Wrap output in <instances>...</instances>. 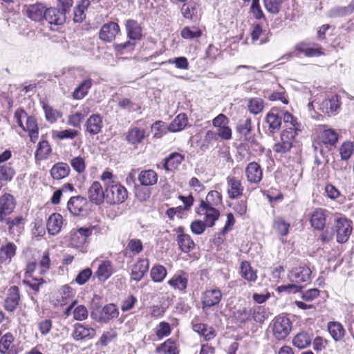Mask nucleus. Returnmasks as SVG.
<instances>
[{
    "label": "nucleus",
    "instance_id": "f257e3e1",
    "mask_svg": "<svg viewBox=\"0 0 354 354\" xmlns=\"http://www.w3.org/2000/svg\"><path fill=\"white\" fill-rule=\"evenodd\" d=\"M15 120L24 131H27L32 142L38 138L39 128L36 119L32 116H28L22 109H18L15 113Z\"/></svg>",
    "mask_w": 354,
    "mask_h": 354
},
{
    "label": "nucleus",
    "instance_id": "f03ea898",
    "mask_svg": "<svg viewBox=\"0 0 354 354\" xmlns=\"http://www.w3.org/2000/svg\"><path fill=\"white\" fill-rule=\"evenodd\" d=\"M322 141H315L313 147L315 153L326 154L331 149L338 140L337 133L331 129H325L321 133Z\"/></svg>",
    "mask_w": 354,
    "mask_h": 354
},
{
    "label": "nucleus",
    "instance_id": "7ed1b4c3",
    "mask_svg": "<svg viewBox=\"0 0 354 354\" xmlns=\"http://www.w3.org/2000/svg\"><path fill=\"white\" fill-rule=\"evenodd\" d=\"M128 197L127 189L119 183L107 184L105 187V201L110 205L120 204Z\"/></svg>",
    "mask_w": 354,
    "mask_h": 354
},
{
    "label": "nucleus",
    "instance_id": "20e7f679",
    "mask_svg": "<svg viewBox=\"0 0 354 354\" xmlns=\"http://www.w3.org/2000/svg\"><path fill=\"white\" fill-rule=\"evenodd\" d=\"M292 330V323L285 316L276 317L273 323V335L279 341L284 340Z\"/></svg>",
    "mask_w": 354,
    "mask_h": 354
},
{
    "label": "nucleus",
    "instance_id": "39448f33",
    "mask_svg": "<svg viewBox=\"0 0 354 354\" xmlns=\"http://www.w3.org/2000/svg\"><path fill=\"white\" fill-rule=\"evenodd\" d=\"M223 297L219 288H210L205 290L201 295V301L203 311L218 306Z\"/></svg>",
    "mask_w": 354,
    "mask_h": 354
},
{
    "label": "nucleus",
    "instance_id": "423d86ee",
    "mask_svg": "<svg viewBox=\"0 0 354 354\" xmlns=\"http://www.w3.org/2000/svg\"><path fill=\"white\" fill-rule=\"evenodd\" d=\"M92 234L90 227H80L73 230L70 234V245L75 248H83L87 243V239Z\"/></svg>",
    "mask_w": 354,
    "mask_h": 354
},
{
    "label": "nucleus",
    "instance_id": "0eeeda50",
    "mask_svg": "<svg viewBox=\"0 0 354 354\" xmlns=\"http://www.w3.org/2000/svg\"><path fill=\"white\" fill-rule=\"evenodd\" d=\"M214 206L201 201L200 207L196 211L198 214L205 216V223L208 227H212L220 216V212Z\"/></svg>",
    "mask_w": 354,
    "mask_h": 354
},
{
    "label": "nucleus",
    "instance_id": "6e6552de",
    "mask_svg": "<svg viewBox=\"0 0 354 354\" xmlns=\"http://www.w3.org/2000/svg\"><path fill=\"white\" fill-rule=\"evenodd\" d=\"M312 271L306 265H300L299 267L291 270L288 274V279L295 283L308 282L310 280Z\"/></svg>",
    "mask_w": 354,
    "mask_h": 354
},
{
    "label": "nucleus",
    "instance_id": "1a4fd4ad",
    "mask_svg": "<svg viewBox=\"0 0 354 354\" xmlns=\"http://www.w3.org/2000/svg\"><path fill=\"white\" fill-rule=\"evenodd\" d=\"M335 228L337 242L345 243L347 241L352 232L351 222L345 218H337Z\"/></svg>",
    "mask_w": 354,
    "mask_h": 354
},
{
    "label": "nucleus",
    "instance_id": "9d476101",
    "mask_svg": "<svg viewBox=\"0 0 354 354\" xmlns=\"http://www.w3.org/2000/svg\"><path fill=\"white\" fill-rule=\"evenodd\" d=\"M88 201L86 198L77 196L71 197L67 203L69 212L75 216L82 215L86 212Z\"/></svg>",
    "mask_w": 354,
    "mask_h": 354
},
{
    "label": "nucleus",
    "instance_id": "9b49d317",
    "mask_svg": "<svg viewBox=\"0 0 354 354\" xmlns=\"http://www.w3.org/2000/svg\"><path fill=\"white\" fill-rule=\"evenodd\" d=\"M236 145V148L240 154L245 152L249 155H253L254 153L258 152L263 153V149L261 148V146L255 141L254 138L252 136L245 138L243 142Z\"/></svg>",
    "mask_w": 354,
    "mask_h": 354
},
{
    "label": "nucleus",
    "instance_id": "f8f14e48",
    "mask_svg": "<svg viewBox=\"0 0 354 354\" xmlns=\"http://www.w3.org/2000/svg\"><path fill=\"white\" fill-rule=\"evenodd\" d=\"M120 32L119 25L116 22L110 21L104 24L99 32L100 39L106 42L113 41Z\"/></svg>",
    "mask_w": 354,
    "mask_h": 354
},
{
    "label": "nucleus",
    "instance_id": "ddd939ff",
    "mask_svg": "<svg viewBox=\"0 0 354 354\" xmlns=\"http://www.w3.org/2000/svg\"><path fill=\"white\" fill-rule=\"evenodd\" d=\"M95 335V330L94 328L84 326L82 324H75L73 326V331L72 337L75 340H86L91 339Z\"/></svg>",
    "mask_w": 354,
    "mask_h": 354
},
{
    "label": "nucleus",
    "instance_id": "4468645a",
    "mask_svg": "<svg viewBox=\"0 0 354 354\" xmlns=\"http://www.w3.org/2000/svg\"><path fill=\"white\" fill-rule=\"evenodd\" d=\"M98 263L97 270L95 272L96 277L100 281H106L114 272L113 263L109 260L96 259L94 263Z\"/></svg>",
    "mask_w": 354,
    "mask_h": 354
},
{
    "label": "nucleus",
    "instance_id": "2eb2a0df",
    "mask_svg": "<svg viewBox=\"0 0 354 354\" xmlns=\"http://www.w3.org/2000/svg\"><path fill=\"white\" fill-rule=\"evenodd\" d=\"M88 198L95 205H100L105 201V189L103 190L98 181H94L88 188Z\"/></svg>",
    "mask_w": 354,
    "mask_h": 354
},
{
    "label": "nucleus",
    "instance_id": "dca6fc26",
    "mask_svg": "<svg viewBox=\"0 0 354 354\" xmlns=\"http://www.w3.org/2000/svg\"><path fill=\"white\" fill-rule=\"evenodd\" d=\"M16 205L15 198L10 194H4L0 198V220L10 214Z\"/></svg>",
    "mask_w": 354,
    "mask_h": 354
},
{
    "label": "nucleus",
    "instance_id": "f3484780",
    "mask_svg": "<svg viewBox=\"0 0 354 354\" xmlns=\"http://www.w3.org/2000/svg\"><path fill=\"white\" fill-rule=\"evenodd\" d=\"M86 132L91 135H97L102 131L103 127L102 117L98 114L91 115L86 120Z\"/></svg>",
    "mask_w": 354,
    "mask_h": 354
},
{
    "label": "nucleus",
    "instance_id": "a211bd4d",
    "mask_svg": "<svg viewBox=\"0 0 354 354\" xmlns=\"http://www.w3.org/2000/svg\"><path fill=\"white\" fill-rule=\"evenodd\" d=\"M19 290L16 286H11L8 290L7 297L4 301V307L6 310L12 312L14 311L19 302Z\"/></svg>",
    "mask_w": 354,
    "mask_h": 354
},
{
    "label": "nucleus",
    "instance_id": "6ab92c4d",
    "mask_svg": "<svg viewBox=\"0 0 354 354\" xmlns=\"http://www.w3.org/2000/svg\"><path fill=\"white\" fill-rule=\"evenodd\" d=\"M64 219L59 213H53L49 216L46 221V228L48 234L55 236L59 234L63 226Z\"/></svg>",
    "mask_w": 354,
    "mask_h": 354
},
{
    "label": "nucleus",
    "instance_id": "aec40b11",
    "mask_svg": "<svg viewBox=\"0 0 354 354\" xmlns=\"http://www.w3.org/2000/svg\"><path fill=\"white\" fill-rule=\"evenodd\" d=\"M149 261L147 259H139L133 266L131 278L136 281H140L149 270Z\"/></svg>",
    "mask_w": 354,
    "mask_h": 354
},
{
    "label": "nucleus",
    "instance_id": "412c9836",
    "mask_svg": "<svg viewBox=\"0 0 354 354\" xmlns=\"http://www.w3.org/2000/svg\"><path fill=\"white\" fill-rule=\"evenodd\" d=\"M46 9L43 3L31 4L26 8V15L31 20L40 21L45 18Z\"/></svg>",
    "mask_w": 354,
    "mask_h": 354
},
{
    "label": "nucleus",
    "instance_id": "4be33fe9",
    "mask_svg": "<svg viewBox=\"0 0 354 354\" xmlns=\"http://www.w3.org/2000/svg\"><path fill=\"white\" fill-rule=\"evenodd\" d=\"M227 194L230 198H236L242 195L243 187L241 181L234 176L227 178Z\"/></svg>",
    "mask_w": 354,
    "mask_h": 354
},
{
    "label": "nucleus",
    "instance_id": "5701e85b",
    "mask_svg": "<svg viewBox=\"0 0 354 354\" xmlns=\"http://www.w3.org/2000/svg\"><path fill=\"white\" fill-rule=\"evenodd\" d=\"M282 110L272 109L266 115V121L272 131L279 130L281 125Z\"/></svg>",
    "mask_w": 354,
    "mask_h": 354
},
{
    "label": "nucleus",
    "instance_id": "b1692460",
    "mask_svg": "<svg viewBox=\"0 0 354 354\" xmlns=\"http://www.w3.org/2000/svg\"><path fill=\"white\" fill-rule=\"evenodd\" d=\"M13 335L8 333L0 339V353L2 354H17L18 351L13 344Z\"/></svg>",
    "mask_w": 354,
    "mask_h": 354
},
{
    "label": "nucleus",
    "instance_id": "393cba45",
    "mask_svg": "<svg viewBox=\"0 0 354 354\" xmlns=\"http://www.w3.org/2000/svg\"><path fill=\"white\" fill-rule=\"evenodd\" d=\"M17 246L11 242H8L0 247V263L9 264L16 254Z\"/></svg>",
    "mask_w": 354,
    "mask_h": 354
},
{
    "label": "nucleus",
    "instance_id": "a878e982",
    "mask_svg": "<svg viewBox=\"0 0 354 354\" xmlns=\"http://www.w3.org/2000/svg\"><path fill=\"white\" fill-rule=\"evenodd\" d=\"M50 24L62 25L66 21V16L63 12L55 8H50L46 9L45 18Z\"/></svg>",
    "mask_w": 354,
    "mask_h": 354
},
{
    "label": "nucleus",
    "instance_id": "bb28decb",
    "mask_svg": "<svg viewBox=\"0 0 354 354\" xmlns=\"http://www.w3.org/2000/svg\"><path fill=\"white\" fill-rule=\"evenodd\" d=\"M248 180L252 183H258L262 178V171L256 162L250 163L245 169Z\"/></svg>",
    "mask_w": 354,
    "mask_h": 354
},
{
    "label": "nucleus",
    "instance_id": "cd10ccee",
    "mask_svg": "<svg viewBox=\"0 0 354 354\" xmlns=\"http://www.w3.org/2000/svg\"><path fill=\"white\" fill-rule=\"evenodd\" d=\"M146 137V132L144 129L134 127L131 128L126 136L127 140L133 145L141 143Z\"/></svg>",
    "mask_w": 354,
    "mask_h": 354
},
{
    "label": "nucleus",
    "instance_id": "c85d7f7f",
    "mask_svg": "<svg viewBox=\"0 0 354 354\" xmlns=\"http://www.w3.org/2000/svg\"><path fill=\"white\" fill-rule=\"evenodd\" d=\"M89 108L83 106L80 110L72 113L68 118V124L73 127H80L81 122L84 118L88 114Z\"/></svg>",
    "mask_w": 354,
    "mask_h": 354
},
{
    "label": "nucleus",
    "instance_id": "c756f323",
    "mask_svg": "<svg viewBox=\"0 0 354 354\" xmlns=\"http://www.w3.org/2000/svg\"><path fill=\"white\" fill-rule=\"evenodd\" d=\"M339 107V102L337 95H333L330 98L322 101L320 109L326 114L335 113Z\"/></svg>",
    "mask_w": 354,
    "mask_h": 354
},
{
    "label": "nucleus",
    "instance_id": "7c9ffc66",
    "mask_svg": "<svg viewBox=\"0 0 354 354\" xmlns=\"http://www.w3.org/2000/svg\"><path fill=\"white\" fill-rule=\"evenodd\" d=\"M138 180L143 186H152L158 181V175L152 169L142 171L138 176Z\"/></svg>",
    "mask_w": 354,
    "mask_h": 354
},
{
    "label": "nucleus",
    "instance_id": "2f4dec72",
    "mask_svg": "<svg viewBox=\"0 0 354 354\" xmlns=\"http://www.w3.org/2000/svg\"><path fill=\"white\" fill-rule=\"evenodd\" d=\"M126 29L130 40L136 41L140 39L142 29L136 21L132 19L128 20L126 23Z\"/></svg>",
    "mask_w": 354,
    "mask_h": 354
},
{
    "label": "nucleus",
    "instance_id": "473e14b6",
    "mask_svg": "<svg viewBox=\"0 0 354 354\" xmlns=\"http://www.w3.org/2000/svg\"><path fill=\"white\" fill-rule=\"evenodd\" d=\"M326 215L323 209H316L310 217L311 225L317 230H322L325 226Z\"/></svg>",
    "mask_w": 354,
    "mask_h": 354
},
{
    "label": "nucleus",
    "instance_id": "72a5a7b5",
    "mask_svg": "<svg viewBox=\"0 0 354 354\" xmlns=\"http://www.w3.org/2000/svg\"><path fill=\"white\" fill-rule=\"evenodd\" d=\"M176 241L179 249L185 253L191 251L195 245L191 236L187 234H180L177 235Z\"/></svg>",
    "mask_w": 354,
    "mask_h": 354
},
{
    "label": "nucleus",
    "instance_id": "f704fd0d",
    "mask_svg": "<svg viewBox=\"0 0 354 354\" xmlns=\"http://www.w3.org/2000/svg\"><path fill=\"white\" fill-rule=\"evenodd\" d=\"M295 50L303 53L306 57H318L324 54L320 47H308L304 42H300L296 44Z\"/></svg>",
    "mask_w": 354,
    "mask_h": 354
},
{
    "label": "nucleus",
    "instance_id": "c9c22d12",
    "mask_svg": "<svg viewBox=\"0 0 354 354\" xmlns=\"http://www.w3.org/2000/svg\"><path fill=\"white\" fill-rule=\"evenodd\" d=\"M160 354H179L177 344L172 339H168L156 349Z\"/></svg>",
    "mask_w": 354,
    "mask_h": 354
},
{
    "label": "nucleus",
    "instance_id": "e433bc0d",
    "mask_svg": "<svg viewBox=\"0 0 354 354\" xmlns=\"http://www.w3.org/2000/svg\"><path fill=\"white\" fill-rule=\"evenodd\" d=\"M93 80L91 78L84 80L74 91L73 97L75 100H81L84 97L91 88Z\"/></svg>",
    "mask_w": 354,
    "mask_h": 354
},
{
    "label": "nucleus",
    "instance_id": "4c0bfd02",
    "mask_svg": "<svg viewBox=\"0 0 354 354\" xmlns=\"http://www.w3.org/2000/svg\"><path fill=\"white\" fill-rule=\"evenodd\" d=\"M70 171L68 165L66 163H58L54 165L51 170L50 174L52 177L56 180H60L66 177Z\"/></svg>",
    "mask_w": 354,
    "mask_h": 354
},
{
    "label": "nucleus",
    "instance_id": "58836bf2",
    "mask_svg": "<svg viewBox=\"0 0 354 354\" xmlns=\"http://www.w3.org/2000/svg\"><path fill=\"white\" fill-rule=\"evenodd\" d=\"M354 11V1L346 7H334L331 8L327 15L329 17H340L351 14Z\"/></svg>",
    "mask_w": 354,
    "mask_h": 354
},
{
    "label": "nucleus",
    "instance_id": "ea45409f",
    "mask_svg": "<svg viewBox=\"0 0 354 354\" xmlns=\"http://www.w3.org/2000/svg\"><path fill=\"white\" fill-rule=\"evenodd\" d=\"M241 277L250 282L257 280V275L248 261H242L240 266Z\"/></svg>",
    "mask_w": 354,
    "mask_h": 354
},
{
    "label": "nucleus",
    "instance_id": "a19ab883",
    "mask_svg": "<svg viewBox=\"0 0 354 354\" xmlns=\"http://www.w3.org/2000/svg\"><path fill=\"white\" fill-rule=\"evenodd\" d=\"M187 124V118L185 113L178 114L168 126V129L171 132L183 130Z\"/></svg>",
    "mask_w": 354,
    "mask_h": 354
},
{
    "label": "nucleus",
    "instance_id": "79ce46f5",
    "mask_svg": "<svg viewBox=\"0 0 354 354\" xmlns=\"http://www.w3.org/2000/svg\"><path fill=\"white\" fill-rule=\"evenodd\" d=\"M188 279L185 274H175L169 280L168 283L174 289H178L183 291L186 289L187 286Z\"/></svg>",
    "mask_w": 354,
    "mask_h": 354
},
{
    "label": "nucleus",
    "instance_id": "37998d69",
    "mask_svg": "<svg viewBox=\"0 0 354 354\" xmlns=\"http://www.w3.org/2000/svg\"><path fill=\"white\" fill-rule=\"evenodd\" d=\"M292 343L296 347L303 349L310 344L311 338L306 333H299L295 336L292 339Z\"/></svg>",
    "mask_w": 354,
    "mask_h": 354
},
{
    "label": "nucleus",
    "instance_id": "c03bdc74",
    "mask_svg": "<svg viewBox=\"0 0 354 354\" xmlns=\"http://www.w3.org/2000/svg\"><path fill=\"white\" fill-rule=\"evenodd\" d=\"M251 319L257 323H262L268 318L266 309L261 306H254L250 308Z\"/></svg>",
    "mask_w": 354,
    "mask_h": 354
},
{
    "label": "nucleus",
    "instance_id": "a18cd8bd",
    "mask_svg": "<svg viewBox=\"0 0 354 354\" xmlns=\"http://www.w3.org/2000/svg\"><path fill=\"white\" fill-rule=\"evenodd\" d=\"M328 330L334 340L341 339L344 335L342 326L337 322H330L328 325Z\"/></svg>",
    "mask_w": 354,
    "mask_h": 354
},
{
    "label": "nucleus",
    "instance_id": "49530a36",
    "mask_svg": "<svg viewBox=\"0 0 354 354\" xmlns=\"http://www.w3.org/2000/svg\"><path fill=\"white\" fill-rule=\"evenodd\" d=\"M151 131L153 138H160L169 129L165 122L158 120L151 125Z\"/></svg>",
    "mask_w": 354,
    "mask_h": 354
},
{
    "label": "nucleus",
    "instance_id": "de8ad7c7",
    "mask_svg": "<svg viewBox=\"0 0 354 354\" xmlns=\"http://www.w3.org/2000/svg\"><path fill=\"white\" fill-rule=\"evenodd\" d=\"M150 274L154 282H161L167 276V270L163 266L156 265L152 267Z\"/></svg>",
    "mask_w": 354,
    "mask_h": 354
},
{
    "label": "nucleus",
    "instance_id": "09e8293b",
    "mask_svg": "<svg viewBox=\"0 0 354 354\" xmlns=\"http://www.w3.org/2000/svg\"><path fill=\"white\" fill-rule=\"evenodd\" d=\"M263 107L264 104L262 99L254 97L248 100V109L251 113L257 115L263 111Z\"/></svg>",
    "mask_w": 354,
    "mask_h": 354
},
{
    "label": "nucleus",
    "instance_id": "8fccbe9b",
    "mask_svg": "<svg viewBox=\"0 0 354 354\" xmlns=\"http://www.w3.org/2000/svg\"><path fill=\"white\" fill-rule=\"evenodd\" d=\"M43 109L45 113V118L46 120L50 123H53L57 121V120L61 118V113L57 109H53L52 106L48 104H44Z\"/></svg>",
    "mask_w": 354,
    "mask_h": 354
},
{
    "label": "nucleus",
    "instance_id": "3c124183",
    "mask_svg": "<svg viewBox=\"0 0 354 354\" xmlns=\"http://www.w3.org/2000/svg\"><path fill=\"white\" fill-rule=\"evenodd\" d=\"M301 131V129H296L295 127H286L281 135V141H286L292 145V140Z\"/></svg>",
    "mask_w": 354,
    "mask_h": 354
},
{
    "label": "nucleus",
    "instance_id": "603ef678",
    "mask_svg": "<svg viewBox=\"0 0 354 354\" xmlns=\"http://www.w3.org/2000/svg\"><path fill=\"white\" fill-rule=\"evenodd\" d=\"M201 29L196 26L185 27L181 31V36L184 39H192L201 36Z\"/></svg>",
    "mask_w": 354,
    "mask_h": 354
},
{
    "label": "nucleus",
    "instance_id": "864d4df0",
    "mask_svg": "<svg viewBox=\"0 0 354 354\" xmlns=\"http://www.w3.org/2000/svg\"><path fill=\"white\" fill-rule=\"evenodd\" d=\"M234 317L240 323H245L251 320L250 308H239L234 312Z\"/></svg>",
    "mask_w": 354,
    "mask_h": 354
},
{
    "label": "nucleus",
    "instance_id": "5fc2aeb1",
    "mask_svg": "<svg viewBox=\"0 0 354 354\" xmlns=\"http://www.w3.org/2000/svg\"><path fill=\"white\" fill-rule=\"evenodd\" d=\"M281 113L285 127H295L296 129L301 130V124L290 113L282 110Z\"/></svg>",
    "mask_w": 354,
    "mask_h": 354
},
{
    "label": "nucleus",
    "instance_id": "6e6d98bb",
    "mask_svg": "<svg viewBox=\"0 0 354 354\" xmlns=\"http://www.w3.org/2000/svg\"><path fill=\"white\" fill-rule=\"evenodd\" d=\"M118 315V311L115 305L110 304L106 305L102 310L101 319L104 321H109Z\"/></svg>",
    "mask_w": 354,
    "mask_h": 354
},
{
    "label": "nucleus",
    "instance_id": "4d7b16f0",
    "mask_svg": "<svg viewBox=\"0 0 354 354\" xmlns=\"http://www.w3.org/2000/svg\"><path fill=\"white\" fill-rule=\"evenodd\" d=\"M174 64L175 67L181 70H187L189 69V62L187 59L185 57H178L172 59H169L166 62H162L161 64Z\"/></svg>",
    "mask_w": 354,
    "mask_h": 354
},
{
    "label": "nucleus",
    "instance_id": "13d9d810",
    "mask_svg": "<svg viewBox=\"0 0 354 354\" xmlns=\"http://www.w3.org/2000/svg\"><path fill=\"white\" fill-rule=\"evenodd\" d=\"M60 297L57 298V301L61 306H64L68 303V300L73 296V289L68 286H64L60 290Z\"/></svg>",
    "mask_w": 354,
    "mask_h": 354
},
{
    "label": "nucleus",
    "instance_id": "bf43d9fd",
    "mask_svg": "<svg viewBox=\"0 0 354 354\" xmlns=\"http://www.w3.org/2000/svg\"><path fill=\"white\" fill-rule=\"evenodd\" d=\"M171 328L170 325L165 322H161L156 328V335L159 339L170 335Z\"/></svg>",
    "mask_w": 354,
    "mask_h": 354
},
{
    "label": "nucleus",
    "instance_id": "052dcab7",
    "mask_svg": "<svg viewBox=\"0 0 354 354\" xmlns=\"http://www.w3.org/2000/svg\"><path fill=\"white\" fill-rule=\"evenodd\" d=\"M196 3L189 1L182 6L180 12L183 17L191 19L196 13Z\"/></svg>",
    "mask_w": 354,
    "mask_h": 354
},
{
    "label": "nucleus",
    "instance_id": "680f3d73",
    "mask_svg": "<svg viewBox=\"0 0 354 354\" xmlns=\"http://www.w3.org/2000/svg\"><path fill=\"white\" fill-rule=\"evenodd\" d=\"M184 156H167L165 160L164 168L167 171H172L183 160Z\"/></svg>",
    "mask_w": 354,
    "mask_h": 354
},
{
    "label": "nucleus",
    "instance_id": "e2e57ef3",
    "mask_svg": "<svg viewBox=\"0 0 354 354\" xmlns=\"http://www.w3.org/2000/svg\"><path fill=\"white\" fill-rule=\"evenodd\" d=\"M24 221V218L21 216H16L15 218H11L7 216L3 218V220H0L1 222L6 223L8 225V231L10 234L14 232L15 227L19 226Z\"/></svg>",
    "mask_w": 354,
    "mask_h": 354
},
{
    "label": "nucleus",
    "instance_id": "0e129e2a",
    "mask_svg": "<svg viewBox=\"0 0 354 354\" xmlns=\"http://www.w3.org/2000/svg\"><path fill=\"white\" fill-rule=\"evenodd\" d=\"M252 130V123L250 118H246L244 121L241 122L237 126V131L241 135L245 136V138H248L250 135Z\"/></svg>",
    "mask_w": 354,
    "mask_h": 354
},
{
    "label": "nucleus",
    "instance_id": "69168bd1",
    "mask_svg": "<svg viewBox=\"0 0 354 354\" xmlns=\"http://www.w3.org/2000/svg\"><path fill=\"white\" fill-rule=\"evenodd\" d=\"M274 229L280 235H286L288 232L290 224L281 218H277L273 225Z\"/></svg>",
    "mask_w": 354,
    "mask_h": 354
},
{
    "label": "nucleus",
    "instance_id": "338daca9",
    "mask_svg": "<svg viewBox=\"0 0 354 354\" xmlns=\"http://www.w3.org/2000/svg\"><path fill=\"white\" fill-rule=\"evenodd\" d=\"M73 314L75 320L83 321L88 317V312L85 306L78 305L74 308Z\"/></svg>",
    "mask_w": 354,
    "mask_h": 354
},
{
    "label": "nucleus",
    "instance_id": "774afa93",
    "mask_svg": "<svg viewBox=\"0 0 354 354\" xmlns=\"http://www.w3.org/2000/svg\"><path fill=\"white\" fill-rule=\"evenodd\" d=\"M77 135V131L74 129H65L53 132V136L60 140L73 139Z\"/></svg>",
    "mask_w": 354,
    "mask_h": 354
}]
</instances>
